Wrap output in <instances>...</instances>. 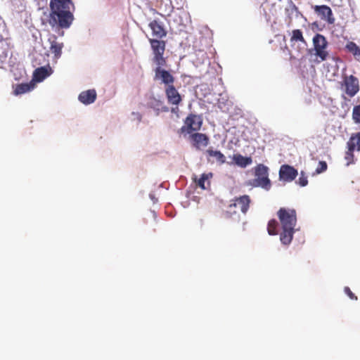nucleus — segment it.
Here are the masks:
<instances>
[{"label":"nucleus","instance_id":"1","mask_svg":"<svg viewBox=\"0 0 360 360\" xmlns=\"http://www.w3.org/2000/svg\"><path fill=\"white\" fill-rule=\"evenodd\" d=\"M49 22L53 27L68 28L74 17L72 11L74 5L71 0H51Z\"/></svg>","mask_w":360,"mask_h":360},{"label":"nucleus","instance_id":"2","mask_svg":"<svg viewBox=\"0 0 360 360\" xmlns=\"http://www.w3.org/2000/svg\"><path fill=\"white\" fill-rule=\"evenodd\" d=\"M278 217L282 229L280 240L283 244L288 245L291 243L295 231V227L297 223L295 210L281 208L278 212Z\"/></svg>","mask_w":360,"mask_h":360},{"label":"nucleus","instance_id":"3","mask_svg":"<svg viewBox=\"0 0 360 360\" xmlns=\"http://www.w3.org/2000/svg\"><path fill=\"white\" fill-rule=\"evenodd\" d=\"M268 167L264 165H259L255 168V178L253 180L252 186L261 187L266 191L271 188V181L268 177Z\"/></svg>","mask_w":360,"mask_h":360},{"label":"nucleus","instance_id":"4","mask_svg":"<svg viewBox=\"0 0 360 360\" xmlns=\"http://www.w3.org/2000/svg\"><path fill=\"white\" fill-rule=\"evenodd\" d=\"M313 44L316 51L315 55L322 61L325 60L328 55L326 51L328 45L326 38L320 34H316L313 38Z\"/></svg>","mask_w":360,"mask_h":360},{"label":"nucleus","instance_id":"5","mask_svg":"<svg viewBox=\"0 0 360 360\" xmlns=\"http://www.w3.org/2000/svg\"><path fill=\"white\" fill-rule=\"evenodd\" d=\"M202 119L200 115L191 114L188 115L182 127V132L191 133L192 131H198L200 129Z\"/></svg>","mask_w":360,"mask_h":360},{"label":"nucleus","instance_id":"6","mask_svg":"<svg viewBox=\"0 0 360 360\" xmlns=\"http://www.w3.org/2000/svg\"><path fill=\"white\" fill-rule=\"evenodd\" d=\"M297 174V171L294 167L283 165L279 170V179L281 181L290 182L295 179Z\"/></svg>","mask_w":360,"mask_h":360},{"label":"nucleus","instance_id":"7","mask_svg":"<svg viewBox=\"0 0 360 360\" xmlns=\"http://www.w3.org/2000/svg\"><path fill=\"white\" fill-rule=\"evenodd\" d=\"M148 106L153 110L156 115H159L161 112L169 111V108L165 104L164 101L155 96L150 97Z\"/></svg>","mask_w":360,"mask_h":360},{"label":"nucleus","instance_id":"8","mask_svg":"<svg viewBox=\"0 0 360 360\" xmlns=\"http://www.w3.org/2000/svg\"><path fill=\"white\" fill-rule=\"evenodd\" d=\"M344 83L345 86V92L349 96H354L359 91V81L354 76L350 75L349 77H346L345 78Z\"/></svg>","mask_w":360,"mask_h":360},{"label":"nucleus","instance_id":"9","mask_svg":"<svg viewBox=\"0 0 360 360\" xmlns=\"http://www.w3.org/2000/svg\"><path fill=\"white\" fill-rule=\"evenodd\" d=\"M250 198L248 195H243L234 200L233 202L229 206V212H232V208H238L243 214L248 211L250 204Z\"/></svg>","mask_w":360,"mask_h":360},{"label":"nucleus","instance_id":"10","mask_svg":"<svg viewBox=\"0 0 360 360\" xmlns=\"http://www.w3.org/2000/svg\"><path fill=\"white\" fill-rule=\"evenodd\" d=\"M155 72V79L160 81L167 86L169 85H173L174 77L168 71L160 68H156Z\"/></svg>","mask_w":360,"mask_h":360},{"label":"nucleus","instance_id":"11","mask_svg":"<svg viewBox=\"0 0 360 360\" xmlns=\"http://www.w3.org/2000/svg\"><path fill=\"white\" fill-rule=\"evenodd\" d=\"M314 11L318 13L321 19L326 20L328 23L333 24L335 21L333 17L332 11L328 6H316Z\"/></svg>","mask_w":360,"mask_h":360},{"label":"nucleus","instance_id":"12","mask_svg":"<svg viewBox=\"0 0 360 360\" xmlns=\"http://www.w3.org/2000/svg\"><path fill=\"white\" fill-rule=\"evenodd\" d=\"M165 94L168 103L172 105H177L181 101L180 94L173 85L167 86Z\"/></svg>","mask_w":360,"mask_h":360},{"label":"nucleus","instance_id":"13","mask_svg":"<svg viewBox=\"0 0 360 360\" xmlns=\"http://www.w3.org/2000/svg\"><path fill=\"white\" fill-rule=\"evenodd\" d=\"M96 91L95 89H89L82 91L78 96V100L84 105H90L96 99Z\"/></svg>","mask_w":360,"mask_h":360},{"label":"nucleus","instance_id":"14","mask_svg":"<svg viewBox=\"0 0 360 360\" xmlns=\"http://www.w3.org/2000/svg\"><path fill=\"white\" fill-rule=\"evenodd\" d=\"M52 70L50 66L37 68L33 73V80L40 82L49 76Z\"/></svg>","mask_w":360,"mask_h":360},{"label":"nucleus","instance_id":"15","mask_svg":"<svg viewBox=\"0 0 360 360\" xmlns=\"http://www.w3.org/2000/svg\"><path fill=\"white\" fill-rule=\"evenodd\" d=\"M149 27L152 30L153 36L161 39L166 36L167 32L161 23L157 20H153L149 23Z\"/></svg>","mask_w":360,"mask_h":360},{"label":"nucleus","instance_id":"16","mask_svg":"<svg viewBox=\"0 0 360 360\" xmlns=\"http://www.w3.org/2000/svg\"><path fill=\"white\" fill-rule=\"evenodd\" d=\"M50 42V51L54 55L53 60L56 63L58 59L60 58L62 55V49L63 48V44L57 41L56 40H49Z\"/></svg>","mask_w":360,"mask_h":360},{"label":"nucleus","instance_id":"17","mask_svg":"<svg viewBox=\"0 0 360 360\" xmlns=\"http://www.w3.org/2000/svg\"><path fill=\"white\" fill-rule=\"evenodd\" d=\"M347 148L352 150L360 151V132L354 134L351 136L347 143Z\"/></svg>","mask_w":360,"mask_h":360},{"label":"nucleus","instance_id":"18","mask_svg":"<svg viewBox=\"0 0 360 360\" xmlns=\"http://www.w3.org/2000/svg\"><path fill=\"white\" fill-rule=\"evenodd\" d=\"M153 53H164L165 49V43L164 41H160L156 39H149Z\"/></svg>","mask_w":360,"mask_h":360},{"label":"nucleus","instance_id":"19","mask_svg":"<svg viewBox=\"0 0 360 360\" xmlns=\"http://www.w3.org/2000/svg\"><path fill=\"white\" fill-rule=\"evenodd\" d=\"M35 88V83L32 81L30 83L18 85L14 91L15 95H20L31 91Z\"/></svg>","mask_w":360,"mask_h":360},{"label":"nucleus","instance_id":"20","mask_svg":"<svg viewBox=\"0 0 360 360\" xmlns=\"http://www.w3.org/2000/svg\"><path fill=\"white\" fill-rule=\"evenodd\" d=\"M235 163L241 167H245L252 163L251 158L243 157L240 154H236L233 156Z\"/></svg>","mask_w":360,"mask_h":360},{"label":"nucleus","instance_id":"21","mask_svg":"<svg viewBox=\"0 0 360 360\" xmlns=\"http://www.w3.org/2000/svg\"><path fill=\"white\" fill-rule=\"evenodd\" d=\"M191 137L198 147L206 146L208 144V139L203 134L195 133L191 136Z\"/></svg>","mask_w":360,"mask_h":360},{"label":"nucleus","instance_id":"22","mask_svg":"<svg viewBox=\"0 0 360 360\" xmlns=\"http://www.w3.org/2000/svg\"><path fill=\"white\" fill-rule=\"evenodd\" d=\"M290 40L292 42H300L303 49H305L307 46V43L302 36V32L300 30H295L292 31Z\"/></svg>","mask_w":360,"mask_h":360},{"label":"nucleus","instance_id":"23","mask_svg":"<svg viewBox=\"0 0 360 360\" xmlns=\"http://www.w3.org/2000/svg\"><path fill=\"white\" fill-rule=\"evenodd\" d=\"M346 49L353 54L356 60H360V48L354 42H348L346 45Z\"/></svg>","mask_w":360,"mask_h":360},{"label":"nucleus","instance_id":"24","mask_svg":"<svg viewBox=\"0 0 360 360\" xmlns=\"http://www.w3.org/2000/svg\"><path fill=\"white\" fill-rule=\"evenodd\" d=\"M207 153L210 156L215 158L220 163L225 162V156L220 151L208 150Z\"/></svg>","mask_w":360,"mask_h":360},{"label":"nucleus","instance_id":"25","mask_svg":"<svg viewBox=\"0 0 360 360\" xmlns=\"http://www.w3.org/2000/svg\"><path fill=\"white\" fill-rule=\"evenodd\" d=\"M154 61L157 65L156 68H162V66L165 63L163 53L154 54Z\"/></svg>","mask_w":360,"mask_h":360},{"label":"nucleus","instance_id":"26","mask_svg":"<svg viewBox=\"0 0 360 360\" xmlns=\"http://www.w3.org/2000/svg\"><path fill=\"white\" fill-rule=\"evenodd\" d=\"M211 176V174H203L201 177L197 180L196 177L194 178L195 181L197 183L198 186L202 189H205V181L208 179L209 176Z\"/></svg>","mask_w":360,"mask_h":360},{"label":"nucleus","instance_id":"27","mask_svg":"<svg viewBox=\"0 0 360 360\" xmlns=\"http://www.w3.org/2000/svg\"><path fill=\"white\" fill-rule=\"evenodd\" d=\"M352 118L355 123L360 124V105L353 108Z\"/></svg>","mask_w":360,"mask_h":360},{"label":"nucleus","instance_id":"28","mask_svg":"<svg viewBox=\"0 0 360 360\" xmlns=\"http://www.w3.org/2000/svg\"><path fill=\"white\" fill-rule=\"evenodd\" d=\"M277 222L275 220H271L268 224V233L269 235H276L277 233L275 231Z\"/></svg>","mask_w":360,"mask_h":360},{"label":"nucleus","instance_id":"29","mask_svg":"<svg viewBox=\"0 0 360 360\" xmlns=\"http://www.w3.org/2000/svg\"><path fill=\"white\" fill-rule=\"evenodd\" d=\"M354 150L348 148L345 153V159L347 161L346 165L348 166L354 162Z\"/></svg>","mask_w":360,"mask_h":360},{"label":"nucleus","instance_id":"30","mask_svg":"<svg viewBox=\"0 0 360 360\" xmlns=\"http://www.w3.org/2000/svg\"><path fill=\"white\" fill-rule=\"evenodd\" d=\"M327 169V164L324 161H320L319 165L316 169V173L320 174Z\"/></svg>","mask_w":360,"mask_h":360},{"label":"nucleus","instance_id":"31","mask_svg":"<svg viewBox=\"0 0 360 360\" xmlns=\"http://www.w3.org/2000/svg\"><path fill=\"white\" fill-rule=\"evenodd\" d=\"M298 184L301 186H305L308 184L307 177L306 176H304L303 172L301 173V176H300V178L298 179Z\"/></svg>","mask_w":360,"mask_h":360},{"label":"nucleus","instance_id":"32","mask_svg":"<svg viewBox=\"0 0 360 360\" xmlns=\"http://www.w3.org/2000/svg\"><path fill=\"white\" fill-rule=\"evenodd\" d=\"M131 119L137 122H140L142 119V115L139 112H132L131 114Z\"/></svg>","mask_w":360,"mask_h":360},{"label":"nucleus","instance_id":"33","mask_svg":"<svg viewBox=\"0 0 360 360\" xmlns=\"http://www.w3.org/2000/svg\"><path fill=\"white\" fill-rule=\"evenodd\" d=\"M345 292L351 298L356 300L357 297L354 296V295L352 293V292L350 290V289L348 287L345 288Z\"/></svg>","mask_w":360,"mask_h":360},{"label":"nucleus","instance_id":"34","mask_svg":"<svg viewBox=\"0 0 360 360\" xmlns=\"http://www.w3.org/2000/svg\"><path fill=\"white\" fill-rule=\"evenodd\" d=\"M177 109H178V108H177V107H176V108H172V112H176V110H177Z\"/></svg>","mask_w":360,"mask_h":360},{"label":"nucleus","instance_id":"35","mask_svg":"<svg viewBox=\"0 0 360 360\" xmlns=\"http://www.w3.org/2000/svg\"><path fill=\"white\" fill-rule=\"evenodd\" d=\"M150 198H151L152 200H153V199H154V197H153V195L152 194H150Z\"/></svg>","mask_w":360,"mask_h":360}]
</instances>
